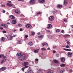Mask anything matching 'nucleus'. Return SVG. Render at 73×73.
Listing matches in <instances>:
<instances>
[{
  "label": "nucleus",
  "instance_id": "obj_1",
  "mask_svg": "<svg viewBox=\"0 0 73 73\" xmlns=\"http://www.w3.org/2000/svg\"><path fill=\"white\" fill-rule=\"evenodd\" d=\"M26 56L25 54L22 55L19 58V60L20 61H24L26 58Z\"/></svg>",
  "mask_w": 73,
  "mask_h": 73
},
{
  "label": "nucleus",
  "instance_id": "obj_27",
  "mask_svg": "<svg viewBox=\"0 0 73 73\" xmlns=\"http://www.w3.org/2000/svg\"><path fill=\"white\" fill-rule=\"evenodd\" d=\"M4 56V54H0V58H1V57H3V56Z\"/></svg>",
  "mask_w": 73,
  "mask_h": 73
},
{
  "label": "nucleus",
  "instance_id": "obj_36",
  "mask_svg": "<svg viewBox=\"0 0 73 73\" xmlns=\"http://www.w3.org/2000/svg\"><path fill=\"white\" fill-rule=\"evenodd\" d=\"M10 36L11 38L10 40H12V38H13V37L11 35H10Z\"/></svg>",
  "mask_w": 73,
  "mask_h": 73
},
{
  "label": "nucleus",
  "instance_id": "obj_35",
  "mask_svg": "<svg viewBox=\"0 0 73 73\" xmlns=\"http://www.w3.org/2000/svg\"><path fill=\"white\" fill-rule=\"evenodd\" d=\"M28 37V35H26L25 36V38H27V37Z\"/></svg>",
  "mask_w": 73,
  "mask_h": 73
},
{
  "label": "nucleus",
  "instance_id": "obj_45",
  "mask_svg": "<svg viewBox=\"0 0 73 73\" xmlns=\"http://www.w3.org/2000/svg\"><path fill=\"white\" fill-rule=\"evenodd\" d=\"M22 69L23 71H24V69H25V68H24V67L22 68Z\"/></svg>",
  "mask_w": 73,
  "mask_h": 73
},
{
  "label": "nucleus",
  "instance_id": "obj_34",
  "mask_svg": "<svg viewBox=\"0 0 73 73\" xmlns=\"http://www.w3.org/2000/svg\"><path fill=\"white\" fill-rule=\"evenodd\" d=\"M28 26H29V28H31V27H32V25L30 24H28Z\"/></svg>",
  "mask_w": 73,
  "mask_h": 73
},
{
  "label": "nucleus",
  "instance_id": "obj_8",
  "mask_svg": "<svg viewBox=\"0 0 73 73\" xmlns=\"http://www.w3.org/2000/svg\"><path fill=\"white\" fill-rule=\"evenodd\" d=\"M12 24H16V23H17V22H16V20L15 19L13 20L12 21Z\"/></svg>",
  "mask_w": 73,
  "mask_h": 73
},
{
  "label": "nucleus",
  "instance_id": "obj_49",
  "mask_svg": "<svg viewBox=\"0 0 73 73\" xmlns=\"http://www.w3.org/2000/svg\"><path fill=\"white\" fill-rule=\"evenodd\" d=\"M66 48H69V45L66 46Z\"/></svg>",
  "mask_w": 73,
  "mask_h": 73
},
{
  "label": "nucleus",
  "instance_id": "obj_57",
  "mask_svg": "<svg viewBox=\"0 0 73 73\" xmlns=\"http://www.w3.org/2000/svg\"><path fill=\"white\" fill-rule=\"evenodd\" d=\"M53 53H56V51H55V50H53Z\"/></svg>",
  "mask_w": 73,
  "mask_h": 73
},
{
  "label": "nucleus",
  "instance_id": "obj_59",
  "mask_svg": "<svg viewBox=\"0 0 73 73\" xmlns=\"http://www.w3.org/2000/svg\"><path fill=\"white\" fill-rule=\"evenodd\" d=\"M0 29H3V28L2 27H0Z\"/></svg>",
  "mask_w": 73,
  "mask_h": 73
},
{
  "label": "nucleus",
  "instance_id": "obj_12",
  "mask_svg": "<svg viewBox=\"0 0 73 73\" xmlns=\"http://www.w3.org/2000/svg\"><path fill=\"white\" fill-rule=\"evenodd\" d=\"M42 45H43V46H44L45 45H46V46H48V44L46 42H44L42 43Z\"/></svg>",
  "mask_w": 73,
  "mask_h": 73
},
{
  "label": "nucleus",
  "instance_id": "obj_16",
  "mask_svg": "<svg viewBox=\"0 0 73 73\" xmlns=\"http://www.w3.org/2000/svg\"><path fill=\"white\" fill-rule=\"evenodd\" d=\"M5 70V67H2L0 69L1 70Z\"/></svg>",
  "mask_w": 73,
  "mask_h": 73
},
{
  "label": "nucleus",
  "instance_id": "obj_62",
  "mask_svg": "<svg viewBox=\"0 0 73 73\" xmlns=\"http://www.w3.org/2000/svg\"><path fill=\"white\" fill-rule=\"evenodd\" d=\"M47 50H50V48H47Z\"/></svg>",
  "mask_w": 73,
  "mask_h": 73
},
{
  "label": "nucleus",
  "instance_id": "obj_29",
  "mask_svg": "<svg viewBox=\"0 0 73 73\" xmlns=\"http://www.w3.org/2000/svg\"><path fill=\"white\" fill-rule=\"evenodd\" d=\"M31 34L32 35H35V32H33V31H32L31 32Z\"/></svg>",
  "mask_w": 73,
  "mask_h": 73
},
{
  "label": "nucleus",
  "instance_id": "obj_28",
  "mask_svg": "<svg viewBox=\"0 0 73 73\" xmlns=\"http://www.w3.org/2000/svg\"><path fill=\"white\" fill-rule=\"evenodd\" d=\"M56 47L57 46H56V45H54L53 46V48L54 49H56Z\"/></svg>",
  "mask_w": 73,
  "mask_h": 73
},
{
  "label": "nucleus",
  "instance_id": "obj_51",
  "mask_svg": "<svg viewBox=\"0 0 73 73\" xmlns=\"http://www.w3.org/2000/svg\"><path fill=\"white\" fill-rule=\"evenodd\" d=\"M20 31H21V32H22V31H23V29L21 28L20 29Z\"/></svg>",
  "mask_w": 73,
  "mask_h": 73
},
{
  "label": "nucleus",
  "instance_id": "obj_9",
  "mask_svg": "<svg viewBox=\"0 0 73 73\" xmlns=\"http://www.w3.org/2000/svg\"><path fill=\"white\" fill-rule=\"evenodd\" d=\"M35 3V1L34 0H31L30 2V3L31 4H34Z\"/></svg>",
  "mask_w": 73,
  "mask_h": 73
},
{
  "label": "nucleus",
  "instance_id": "obj_23",
  "mask_svg": "<svg viewBox=\"0 0 73 73\" xmlns=\"http://www.w3.org/2000/svg\"><path fill=\"white\" fill-rule=\"evenodd\" d=\"M27 73H33V71L31 70H29L28 72Z\"/></svg>",
  "mask_w": 73,
  "mask_h": 73
},
{
  "label": "nucleus",
  "instance_id": "obj_55",
  "mask_svg": "<svg viewBox=\"0 0 73 73\" xmlns=\"http://www.w3.org/2000/svg\"><path fill=\"white\" fill-rule=\"evenodd\" d=\"M28 67L27 66H25V67L24 68H25H25H27Z\"/></svg>",
  "mask_w": 73,
  "mask_h": 73
},
{
  "label": "nucleus",
  "instance_id": "obj_32",
  "mask_svg": "<svg viewBox=\"0 0 73 73\" xmlns=\"http://www.w3.org/2000/svg\"><path fill=\"white\" fill-rule=\"evenodd\" d=\"M67 44H68V45H70V42L69 41H68L67 42Z\"/></svg>",
  "mask_w": 73,
  "mask_h": 73
},
{
  "label": "nucleus",
  "instance_id": "obj_43",
  "mask_svg": "<svg viewBox=\"0 0 73 73\" xmlns=\"http://www.w3.org/2000/svg\"><path fill=\"white\" fill-rule=\"evenodd\" d=\"M3 32L4 33H7V31H3Z\"/></svg>",
  "mask_w": 73,
  "mask_h": 73
},
{
  "label": "nucleus",
  "instance_id": "obj_53",
  "mask_svg": "<svg viewBox=\"0 0 73 73\" xmlns=\"http://www.w3.org/2000/svg\"><path fill=\"white\" fill-rule=\"evenodd\" d=\"M35 61H38V59H37V58L36 59Z\"/></svg>",
  "mask_w": 73,
  "mask_h": 73
},
{
  "label": "nucleus",
  "instance_id": "obj_6",
  "mask_svg": "<svg viewBox=\"0 0 73 73\" xmlns=\"http://www.w3.org/2000/svg\"><path fill=\"white\" fill-rule=\"evenodd\" d=\"M28 62H25L23 63V65L24 66L28 65Z\"/></svg>",
  "mask_w": 73,
  "mask_h": 73
},
{
  "label": "nucleus",
  "instance_id": "obj_39",
  "mask_svg": "<svg viewBox=\"0 0 73 73\" xmlns=\"http://www.w3.org/2000/svg\"><path fill=\"white\" fill-rule=\"evenodd\" d=\"M4 27L5 28H8V25H5Z\"/></svg>",
  "mask_w": 73,
  "mask_h": 73
},
{
  "label": "nucleus",
  "instance_id": "obj_7",
  "mask_svg": "<svg viewBox=\"0 0 73 73\" xmlns=\"http://www.w3.org/2000/svg\"><path fill=\"white\" fill-rule=\"evenodd\" d=\"M13 4H12L9 3H7V5L8 6V7H11L12 6H13Z\"/></svg>",
  "mask_w": 73,
  "mask_h": 73
},
{
  "label": "nucleus",
  "instance_id": "obj_31",
  "mask_svg": "<svg viewBox=\"0 0 73 73\" xmlns=\"http://www.w3.org/2000/svg\"><path fill=\"white\" fill-rule=\"evenodd\" d=\"M56 32H60V29H57L56 31Z\"/></svg>",
  "mask_w": 73,
  "mask_h": 73
},
{
  "label": "nucleus",
  "instance_id": "obj_60",
  "mask_svg": "<svg viewBox=\"0 0 73 73\" xmlns=\"http://www.w3.org/2000/svg\"><path fill=\"white\" fill-rule=\"evenodd\" d=\"M37 34H38V35H39L40 34V33H37Z\"/></svg>",
  "mask_w": 73,
  "mask_h": 73
},
{
  "label": "nucleus",
  "instance_id": "obj_33",
  "mask_svg": "<svg viewBox=\"0 0 73 73\" xmlns=\"http://www.w3.org/2000/svg\"><path fill=\"white\" fill-rule=\"evenodd\" d=\"M41 50L42 51H43V50H46V48H41Z\"/></svg>",
  "mask_w": 73,
  "mask_h": 73
},
{
  "label": "nucleus",
  "instance_id": "obj_52",
  "mask_svg": "<svg viewBox=\"0 0 73 73\" xmlns=\"http://www.w3.org/2000/svg\"><path fill=\"white\" fill-rule=\"evenodd\" d=\"M16 36V35H14L13 36H12L13 37H15Z\"/></svg>",
  "mask_w": 73,
  "mask_h": 73
},
{
  "label": "nucleus",
  "instance_id": "obj_11",
  "mask_svg": "<svg viewBox=\"0 0 73 73\" xmlns=\"http://www.w3.org/2000/svg\"><path fill=\"white\" fill-rule=\"evenodd\" d=\"M48 27H47V29H50V28H51L52 27V25L50 24H48Z\"/></svg>",
  "mask_w": 73,
  "mask_h": 73
},
{
  "label": "nucleus",
  "instance_id": "obj_46",
  "mask_svg": "<svg viewBox=\"0 0 73 73\" xmlns=\"http://www.w3.org/2000/svg\"><path fill=\"white\" fill-rule=\"evenodd\" d=\"M18 25L19 26V27H21V24H19Z\"/></svg>",
  "mask_w": 73,
  "mask_h": 73
},
{
  "label": "nucleus",
  "instance_id": "obj_17",
  "mask_svg": "<svg viewBox=\"0 0 73 73\" xmlns=\"http://www.w3.org/2000/svg\"><path fill=\"white\" fill-rule=\"evenodd\" d=\"M21 55V53H17V56H18L19 57V56H20Z\"/></svg>",
  "mask_w": 73,
  "mask_h": 73
},
{
  "label": "nucleus",
  "instance_id": "obj_64",
  "mask_svg": "<svg viewBox=\"0 0 73 73\" xmlns=\"http://www.w3.org/2000/svg\"><path fill=\"white\" fill-rule=\"evenodd\" d=\"M47 73H51V72L49 71Z\"/></svg>",
  "mask_w": 73,
  "mask_h": 73
},
{
  "label": "nucleus",
  "instance_id": "obj_21",
  "mask_svg": "<svg viewBox=\"0 0 73 73\" xmlns=\"http://www.w3.org/2000/svg\"><path fill=\"white\" fill-rule=\"evenodd\" d=\"M3 60L6 61V60H7V57L5 56H3Z\"/></svg>",
  "mask_w": 73,
  "mask_h": 73
},
{
  "label": "nucleus",
  "instance_id": "obj_63",
  "mask_svg": "<svg viewBox=\"0 0 73 73\" xmlns=\"http://www.w3.org/2000/svg\"><path fill=\"white\" fill-rule=\"evenodd\" d=\"M70 71L71 72H72V70H70Z\"/></svg>",
  "mask_w": 73,
  "mask_h": 73
},
{
  "label": "nucleus",
  "instance_id": "obj_42",
  "mask_svg": "<svg viewBox=\"0 0 73 73\" xmlns=\"http://www.w3.org/2000/svg\"><path fill=\"white\" fill-rule=\"evenodd\" d=\"M1 27L3 26H5V24H2L1 25Z\"/></svg>",
  "mask_w": 73,
  "mask_h": 73
},
{
  "label": "nucleus",
  "instance_id": "obj_44",
  "mask_svg": "<svg viewBox=\"0 0 73 73\" xmlns=\"http://www.w3.org/2000/svg\"><path fill=\"white\" fill-rule=\"evenodd\" d=\"M56 57H59V56H60V55L58 54H56Z\"/></svg>",
  "mask_w": 73,
  "mask_h": 73
},
{
  "label": "nucleus",
  "instance_id": "obj_40",
  "mask_svg": "<svg viewBox=\"0 0 73 73\" xmlns=\"http://www.w3.org/2000/svg\"><path fill=\"white\" fill-rule=\"evenodd\" d=\"M63 20L64 22H65L66 23V22H67V20L66 19H64Z\"/></svg>",
  "mask_w": 73,
  "mask_h": 73
},
{
  "label": "nucleus",
  "instance_id": "obj_50",
  "mask_svg": "<svg viewBox=\"0 0 73 73\" xmlns=\"http://www.w3.org/2000/svg\"><path fill=\"white\" fill-rule=\"evenodd\" d=\"M7 2L8 3H11V1H7Z\"/></svg>",
  "mask_w": 73,
  "mask_h": 73
},
{
  "label": "nucleus",
  "instance_id": "obj_47",
  "mask_svg": "<svg viewBox=\"0 0 73 73\" xmlns=\"http://www.w3.org/2000/svg\"><path fill=\"white\" fill-rule=\"evenodd\" d=\"M43 36H43V35H40V38H42L43 37Z\"/></svg>",
  "mask_w": 73,
  "mask_h": 73
},
{
  "label": "nucleus",
  "instance_id": "obj_54",
  "mask_svg": "<svg viewBox=\"0 0 73 73\" xmlns=\"http://www.w3.org/2000/svg\"><path fill=\"white\" fill-rule=\"evenodd\" d=\"M37 14H41V12H39L37 13Z\"/></svg>",
  "mask_w": 73,
  "mask_h": 73
},
{
  "label": "nucleus",
  "instance_id": "obj_19",
  "mask_svg": "<svg viewBox=\"0 0 73 73\" xmlns=\"http://www.w3.org/2000/svg\"><path fill=\"white\" fill-rule=\"evenodd\" d=\"M5 61H6L5 60H4V59H3L1 61V63L3 64V63H4V62H5Z\"/></svg>",
  "mask_w": 73,
  "mask_h": 73
},
{
  "label": "nucleus",
  "instance_id": "obj_25",
  "mask_svg": "<svg viewBox=\"0 0 73 73\" xmlns=\"http://www.w3.org/2000/svg\"><path fill=\"white\" fill-rule=\"evenodd\" d=\"M65 64H62L60 65V66L61 67H64L65 66Z\"/></svg>",
  "mask_w": 73,
  "mask_h": 73
},
{
  "label": "nucleus",
  "instance_id": "obj_24",
  "mask_svg": "<svg viewBox=\"0 0 73 73\" xmlns=\"http://www.w3.org/2000/svg\"><path fill=\"white\" fill-rule=\"evenodd\" d=\"M5 40V38H4L3 37H2L1 41H4Z\"/></svg>",
  "mask_w": 73,
  "mask_h": 73
},
{
  "label": "nucleus",
  "instance_id": "obj_20",
  "mask_svg": "<svg viewBox=\"0 0 73 73\" xmlns=\"http://www.w3.org/2000/svg\"><path fill=\"white\" fill-rule=\"evenodd\" d=\"M54 62L55 63H56L57 64L58 63V62L57 60H54Z\"/></svg>",
  "mask_w": 73,
  "mask_h": 73
},
{
  "label": "nucleus",
  "instance_id": "obj_13",
  "mask_svg": "<svg viewBox=\"0 0 73 73\" xmlns=\"http://www.w3.org/2000/svg\"><path fill=\"white\" fill-rule=\"evenodd\" d=\"M10 19H15V17H14V16H13V15H11L10 16Z\"/></svg>",
  "mask_w": 73,
  "mask_h": 73
},
{
  "label": "nucleus",
  "instance_id": "obj_3",
  "mask_svg": "<svg viewBox=\"0 0 73 73\" xmlns=\"http://www.w3.org/2000/svg\"><path fill=\"white\" fill-rule=\"evenodd\" d=\"M48 19L50 21H53L54 20V17L53 16L49 17Z\"/></svg>",
  "mask_w": 73,
  "mask_h": 73
},
{
  "label": "nucleus",
  "instance_id": "obj_18",
  "mask_svg": "<svg viewBox=\"0 0 73 73\" xmlns=\"http://www.w3.org/2000/svg\"><path fill=\"white\" fill-rule=\"evenodd\" d=\"M64 50H66V51H70V52H71L72 50H71V49H67L65 48L64 49Z\"/></svg>",
  "mask_w": 73,
  "mask_h": 73
},
{
  "label": "nucleus",
  "instance_id": "obj_37",
  "mask_svg": "<svg viewBox=\"0 0 73 73\" xmlns=\"http://www.w3.org/2000/svg\"><path fill=\"white\" fill-rule=\"evenodd\" d=\"M64 72V71L63 70H61L60 71V73H62Z\"/></svg>",
  "mask_w": 73,
  "mask_h": 73
},
{
  "label": "nucleus",
  "instance_id": "obj_38",
  "mask_svg": "<svg viewBox=\"0 0 73 73\" xmlns=\"http://www.w3.org/2000/svg\"><path fill=\"white\" fill-rule=\"evenodd\" d=\"M1 7H5V5H1Z\"/></svg>",
  "mask_w": 73,
  "mask_h": 73
},
{
  "label": "nucleus",
  "instance_id": "obj_4",
  "mask_svg": "<svg viewBox=\"0 0 73 73\" xmlns=\"http://www.w3.org/2000/svg\"><path fill=\"white\" fill-rule=\"evenodd\" d=\"M45 0H38V2L41 4H42V3H45Z\"/></svg>",
  "mask_w": 73,
  "mask_h": 73
},
{
  "label": "nucleus",
  "instance_id": "obj_61",
  "mask_svg": "<svg viewBox=\"0 0 73 73\" xmlns=\"http://www.w3.org/2000/svg\"><path fill=\"white\" fill-rule=\"evenodd\" d=\"M47 31L48 32H50L49 30H47Z\"/></svg>",
  "mask_w": 73,
  "mask_h": 73
},
{
  "label": "nucleus",
  "instance_id": "obj_30",
  "mask_svg": "<svg viewBox=\"0 0 73 73\" xmlns=\"http://www.w3.org/2000/svg\"><path fill=\"white\" fill-rule=\"evenodd\" d=\"M18 42L19 44H21V43L22 42V41H21V40H19Z\"/></svg>",
  "mask_w": 73,
  "mask_h": 73
},
{
  "label": "nucleus",
  "instance_id": "obj_48",
  "mask_svg": "<svg viewBox=\"0 0 73 73\" xmlns=\"http://www.w3.org/2000/svg\"><path fill=\"white\" fill-rule=\"evenodd\" d=\"M26 28H29V27L28 26V25H26Z\"/></svg>",
  "mask_w": 73,
  "mask_h": 73
},
{
  "label": "nucleus",
  "instance_id": "obj_5",
  "mask_svg": "<svg viewBox=\"0 0 73 73\" xmlns=\"http://www.w3.org/2000/svg\"><path fill=\"white\" fill-rule=\"evenodd\" d=\"M68 54L69 57H72V53L68 52Z\"/></svg>",
  "mask_w": 73,
  "mask_h": 73
},
{
  "label": "nucleus",
  "instance_id": "obj_56",
  "mask_svg": "<svg viewBox=\"0 0 73 73\" xmlns=\"http://www.w3.org/2000/svg\"><path fill=\"white\" fill-rule=\"evenodd\" d=\"M61 32L62 33H64V30H62Z\"/></svg>",
  "mask_w": 73,
  "mask_h": 73
},
{
  "label": "nucleus",
  "instance_id": "obj_15",
  "mask_svg": "<svg viewBox=\"0 0 73 73\" xmlns=\"http://www.w3.org/2000/svg\"><path fill=\"white\" fill-rule=\"evenodd\" d=\"M58 8H62V5H61L59 4L57 5Z\"/></svg>",
  "mask_w": 73,
  "mask_h": 73
},
{
  "label": "nucleus",
  "instance_id": "obj_14",
  "mask_svg": "<svg viewBox=\"0 0 73 73\" xmlns=\"http://www.w3.org/2000/svg\"><path fill=\"white\" fill-rule=\"evenodd\" d=\"M29 45H30V46H32L33 45V43L32 42H30L29 43Z\"/></svg>",
  "mask_w": 73,
  "mask_h": 73
},
{
  "label": "nucleus",
  "instance_id": "obj_58",
  "mask_svg": "<svg viewBox=\"0 0 73 73\" xmlns=\"http://www.w3.org/2000/svg\"><path fill=\"white\" fill-rule=\"evenodd\" d=\"M3 13H5V11L4 10L3 11Z\"/></svg>",
  "mask_w": 73,
  "mask_h": 73
},
{
  "label": "nucleus",
  "instance_id": "obj_26",
  "mask_svg": "<svg viewBox=\"0 0 73 73\" xmlns=\"http://www.w3.org/2000/svg\"><path fill=\"white\" fill-rule=\"evenodd\" d=\"M57 10H54L53 11V13L54 14L56 13H57Z\"/></svg>",
  "mask_w": 73,
  "mask_h": 73
},
{
  "label": "nucleus",
  "instance_id": "obj_41",
  "mask_svg": "<svg viewBox=\"0 0 73 73\" xmlns=\"http://www.w3.org/2000/svg\"><path fill=\"white\" fill-rule=\"evenodd\" d=\"M34 52H35V53H38V51L37 50H35L34 51Z\"/></svg>",
  "mask_w": 73,
  "mask_h": 73
},
{
  "label": "nucleus",
  "instance_id": "obj_10",
  "mask_svg": "<svg viewBox=\"0 0 73 73\" xmlns=\"http://www.w3.org/2000/svg\"><path fill=\"white\" fill-rule=\"evenodd\" d=\"M61 61L62 62H64L65 61V59L64 58V57H62L61 58Z\"/></svg>",
  "mask_w": 73,
  "mask_h": 73
},
{
  "label": "nucleus",
  "instance_id": "obj_22",
  "mask_svg": "<svg viewBox=\"0 0 73 73\" xmlns=\"http://www.w3.org/2000/svg\"><path fill=\"white\" fill-rule=\"evenodd\" d=\"M64 4H68L67 1H66V0H64Z\"/></svg>",
  "mask_w": 73,
  "mask_h": 73
},
{
  "label": "nucleus",
  "instance_id": "obj_2",
  "mask_svg": "<svg viewBox=\"0 0 73 73\" xmlns=\"http://www.w3.org/2000/svg\"><path fill=\"white\" fill-rule=\"evenodd\" d=\"M15 13H16L17 14H19L20 13V10L16 9L15 11Z\"/></svg>",
  "mask_w": 73,
  "mask_h": 73
}]
</instances>
